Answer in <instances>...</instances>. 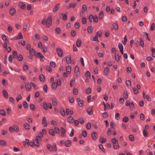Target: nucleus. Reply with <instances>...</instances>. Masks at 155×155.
Listing matches in <instances>:
<instances>
[{
  "instance_id": "nucleus-47",
  "label": "nucleus",
  "mask_w": 155,
  "mask_h": 155,
  "mask_svg": "<svg viewBox=\"0 0 155 155\" xmlns=\"http://www.w3.org/2000/svg\"><path fill=\"white\" fill-rule=\"evenodd\" d=\"M91 89L90 87H87L86 90V93L87 94H89L91 93Z\"/></svg>"
},
{
  "instance_id": "nucleus-9",
  "label": "nucleus",
  "mask_w": 155,
  "mask_h": 155,
  "mask_svg": "<svg viewBox=\"0 0 155 155\" xmlns=\"http://www.w3.org/2000/svg\"><path fill=\"white\" fill-rule=\"evenodd\" d=\"M24 127L26 130H29L31 128L30 126L28 123H25L24 125Z\"/></svg>"
},
{
  "instance_id": "nucleus-44",
  "label": "nucleus",
  "mask_w": 155,
  "mask_h": 155,
  "mask_svg": "<svg viewBox=\"0 0 155 155\" xmlns=\"http://www.w3.org/2000/svg\"><path fill=\"white\" fill-rule=\"evenodd\" d=\"M119 57H120V56H119V55L118 54H115V59L116 61L117 62H118L119 61V60H120Z\"/></svg>"
},
{
  "instance_id": "nucleus-46",
  "label": "nucleus",
  "mask_w": 155,
  "mask_h": 155,
  "mask_svg": "<svg viewBox=\"0 0 155 155\" xmlns=\"http://www.w3.org/2000/svg\"><path fill=\"white\" fill-rule=\"evenodd\" d=\"M0 114L3 116H5L6 115L5 111L3 110H0Z\"/></svg>"
},
{
  "instance_id": "nucleus-2",
  "label": "nucleus",
  "mask_w": 155,
  "mask_h": 155,
  "mask_svg": "<svg viewBox=\"0 0 155 155\" xmlns=\"http://www.w3.org/2000/svg\"><path fill=\"white\" fill-rule=\"evenodd\" d=\"M125 105L127 106H129L130 109H133L134 108V103L132 102H130V101L127 100L125 102Z\"/></svg>"
},
{
  "instance_id": "nucleus-48",
  "label": "nucleus",
  "mask_w": 155,
  "mask_h": 155,
  "mask_svg": "<svg viewBox=\"0 0 155 155\" xmlns=\"http://www.w3.org/2000/svg\"><path fill=\"white\" fill-rule=\"evenodd\" d=\"M113 147L114 149H117L119 147L120 145L118 143H116L115 144H114Z\"/></svg>"
},
{
  "instance_id": "nucleus-23",
  "label": "nucleus",
  "mask_w": 155,
  "mask_h": 155,
  "mask_svg": "<svg viewBox=\"0 0 155 155\" xmlns=\"http://www.w3.org/2000/svg\"><path fill=\"white\" fill-rule=\"evenodd\" d=\"M109 68L108 67H106L104 70V73L106 75H107L109 73Z\"/></svg>"
},
{
  "instance_id": "nucleus-5",
  "label": "nucleus",
  "mask_w": 155,
  "mask_h": 155,
  "mask_svg": "<svg viewBox=\"0 0 155 155\" xmlns=\"http://www.w3.org/2000/svg\"><path fill=\"white\" fill-rule=\"evenodd\" d=\"M25 88L27 90L30 91L31 88V83H26L25 84Z\"/></svg>"
},
{
  "instance_id": "nucleus-29",
  "label": "nucleus",
  "mask_w": 155,
  "mask_h": 155,
  "mask_svg": "<svg viewBox=\"0 0 155 155\" xmlns=\"http://www.w3.org/2000/svg\"><path fill=\"white\" fill-rule=\"evenodd\" d=\"M28 23L27 22H25L23 25V30L26 31L28 27Z\"/></svg>"
},
{
  "instance_id": "nucleus-34",
  "label": "nucleus",
  "mask_w": 155,
  "mask_h": 155,
  "mask_svg": "<svg viewBox=\"0 0 155 155\" xmlns=\"http://www.w3.org/2000/svg\"><path fill=\"white\" fill-rule=\"evenodd\" d=\"M46 146L50 151H51L53 150V147L51 144H48Z\"/></svg>"
},
{
  "instance_id": "nucleus-40",
  "label": "nucleus",
  "mask_w": 155,
  "mask_h": 155,
  "mask_svg": "<svg viewBox=\"0 0 155 155\" xmlns=\"http://www.w3.org/2000/svg\"><path fill=\"white\" fill-rule=\"evenodd\" d=\"M61 15L62 16V19L63 20H66L67 19V16L66 14L64 13H62Z\"/></svg>"
},
{
  "instance_id": "nucleus-45",
  "label": "nucleus",
  "mask_w": 155,
  "mask_h": 155,
  "mask_svg": "<svg viewBox=\"0 0 155 155\" xmlns=\"http://www.w3.org/2000/svg\"><path fill=\"white\" fill-rule=\"evenodd\" d=\"M66 72L69 73H70L71 71V68L69 66H68L66 67Z\"/></svg>"
},
{
  "instance_id": "nucleus-7",
  "label": "nucleus",
  "mask_w": 155,
  "mask_h": 155,
  "mask_svg": "<svg viewBox=\"0 0 155 155\" xmlns=\"http://www.w3.org/2000/svg\"><path fill=\"white\" fill-rule=\"evenodd\" d=\"M104 15L103 13V11H101L98 15V17L99 19V20H101L103 19L104 18Z\"/></svg>"
},
{
  "instance_id": "nucleus-64",
  "label": "nucleus",
  "mask_w": 155,
  "mask_h": 155,
  "mask_svg": "<svg viewBox=\"0 0 155 155\" xmlns=\"http://www.w3.org/2000/svg\"><path fill=\"white\" fill-rule=\"evenodd\" d=\"M134 91V93L135 94H137L138 93V89L136 87H134L133 89Z\"/></svg>"
},
{
  "instance_id": "nucleus-22",
  "label": "nucleus",
  "mask_w": 155,
  "mask_h": 155,
  "mask_svg": "<svg viewBox=\"0 0 155 155\" xmlns=\"http://www.w3.org/2000/svg\"><path fill=\"white\" fill-rule=\"evenodd\" d=\"M60 113H61V114L62 116H65V110L62 107H61V110H60Z\"/></svg>"
},
{
  "instance_id": "nucleus-39",
  "label": "nucleus",
  "mask_w": 155,
  "mask_h": 155,
  "mask_svg": "<svg viewBox=\"0 0 155 155\" xmlns=\"http://www.w3.org/2000/svg\"><path fill=\"white\" fill-rule=\"evenodd\" d=\"M85 76L86 77H88L89 78H90L91 76L90 72L88 71H86L85 74Z\"/></svg>"
},
{
  "instance_id": "nucleus-61",
  "label": "nucleus",
  "mask_w": 155,
  "mask_h": 155,
  "mask_svg": "<svg viewBox=\"0 0 155 155\" xmlns=\"http://www.w3.org/2000/svg\"><path fill=\"white\" fill-rule=\"evenodd\" d=\"M155 28V24L154 23L152 24L150 27V30L151 31H153L154 30Z\"/></svg>"
},
{
  "instance_id": "nucleus-1",
  "label": "nucleus",
  "mask_w": 155,
  "mask_h": 155,
  "mask_svg": "<svg viewBox=\"0 0 155 155\" xmlns=\"http://www.w3.org/2000/svg\"><path fill=\"white\" fill-rule=\"evenodd\" d=\"M52 22L51 16H49L48 17L47 20L44 19L42 20V24L43 25H45L46 27H49L51 25Z\"/></svg>"
},
{
  "instance_id": "nucleus-33",
  "label": "nucleus",
  "mask_w": 155,
  "mask_h": 155,
  "mask_svg": "<svg viewBox=\"0 0 155 155\" xmlns=\"http://www.w3.org/2000/svg\"><path fill=\"white\" fill-rule=\"evenodd\" d=\"M23 38V37L21 34V32H20L18 33V35L17 37V38L16 39L17 40L20 39H22Z\"/></svg>"
},
{
  "instance_id": "nucleus-26",
  "label": "nucleus",
  "mask_w": 155,
  "mask_h": 155,
  "mask_svg": "<svg viewBox=\"0 0 155 155\" xmlns=\"http://www.w3.org/2000/svg\"><path fill=\"white\" fill-rule=\"evenodd\" d=\"M61 132V136L63 137L64 135V134L66 131L64 129L63 127H61L60 129Z\"/></svg>"
},
{
  "instance_id": "nucleus-53",
  "label": "nucleus",
  "mask_w": 155,
  "mask_h": 155,
  "mask_svg": "<svg viewBox=\"0 0 155 155\" xmlns=\"http://www.w3.org/2000/svg\"><path fill=\"white\" fill-rule=\"evenodd\" d=\"M140 45L142 47H143L144 44L143 39L141 38H140Z\"/></svg>"
},
{
  "instance_id": "nucleus-19",
  "label": "nucleus",
  "mask_w": 155,
  "mask_h": 155,
  "mask_svg": "<svg viewBox=\"0 0 155 155\" xmlns=\"http://www.w3.org/2000/svg\"><path fill=\"white\" fill-rule=\"evenodd\" d=\"M9 12L10 14H11V15L12 16L15 13L16 10L14 8H12L10 9Z\"/></svg>"
},
{
  "instance_id": "nucleus-31",
  "label": "nucleus",
  "mask_w": 155,
  "mask_h": 155,
  "mask_svg": "<svg viewBox=\"0 0 155 155\" xmlns=\"http://www.w3.org/2000/svg\"><path fill=\"white\" fill-rule=\"evenodd\" d=\"M99 141L100 143H105L106 141V139L104 138V137H101V138L99 140Z\"/></svg>"
},
{
  "instance_id": "nucleus-59",
  "label": "nucleus",
  "mask_w": 155,
  "mask_h": 155,
  "mask_svg": "<svg viewBox=\"0 0 155 155\" xmlns=\"http://www.w3.org/2000/svg\"><path fill=\"white\" fill-rule=\"evenodd\" d=\"M115 119L117 120H118L120 118V114L119 113H116L115 115Z\"/></svg>"
},
{
  "instance_id": "nucleus-57",
  "label": "nucleus",
  "mask_w": 155,
  "mask_h": 155,
  "mask_svg": "<svg viewBox=\"0 0 155 155\" xmlns=\"http://www.w3.org/2000/svg\"><path fill=\"white\" fill-rule=\"evenodd\" d=\"M54 131H55V133L56 134H58L59 133L60 130H59V128H58L56 127H55L54 128Z\"/></svg>"
},
{
  "instance_id": "nucleus-58",
  "label": "nucleus",
  "mask_w": 155,
  "mask_h": 155,
  "mask_svg": "<svg viewBox=\"0 0 155 155\" xmlns=\"http://www.w3.org/2000/svg\"><path fill=\"white\" fill-rule=\"evenodd\" d=\"M126 84L127 86L129 87L131 85V82L130 80H127L126 81Z\"/></svg>"
},
{
  "instance_id": "nucleus-36",
  "label": "nucleus",
  "mask_w": 155,
  "mask_h": 155,
  "mask_svg": "<svg viewBox=\"0 0 155 155\" xmlns=\"http://www.w3.org/2000/svg\"><path fill=\"white\" fill-rule=\"evenodd\" d=\"M113 27L115 30H117L118 29V25L116 22H114L113 24Z\"/></svg>"
},
{
  "instance_id": "nucleus-52",
  "label": "nucleus",
  "mask_w": 155,
  "mask_h": 155,
  "mask_svg": "<svg viewBox=\"0 0 155 155\" xmlns=\"http://www.w3.org/2000/svg\"><path fill=\"white\" fill-rule=\"evenodd\" d=\"M129 139L131 141H133L134 140V136L133 135L130 134L129 136Z\"/></svg>"
},
{
  "instance_id": "nucleus-20",
  "label": "nucleus",
  "mask_w": 155,
  "mask_h": 155,
  "mask_svg": "<svg viewBox=\"0 0 155 155\" xmlns=\"http://www.w3.org/2000/svg\"><path fill=\"white\" fill-rule=\"evenodd\" d=\"M12 127L13 128L14 131H15L16 132H17L19 131V127L17 125H14Z\"/></svg>"
},
{
  "instance_id": "nucleus-55",
  "label": "nucleus",
  "mask_w": 155,
  "mask_h": 155,
  "mask_svg": "<svg viewBox=\"0 0 155 155\" xmlns=\"http://www.w3.org/2000/svg\"><path fill=\"white\" fill-rule=\"evenodd\" d=\"M41 54V53L40 52H36L34 55L37 58H39Z\"/></svg>"
},
{
  "instance_id": "nucleus-6",
  "label": "nucleus",
  "mask_w": 155,
  "mask_h": 155,
  "mask_svg": "<svg viewBox=\"0 0 155 155\" xmlns=\"http://www.w3.org/2000/svg\"><path fill=\"white\" fill-rule=\"evenodd\" d=\"M91 137L93 140H95L97 137V135L96 132H93L91 134Z\"/></svg>"
},
{
  "instance_id": "nucleus-25",
  "label": "nucleus",
  "mask_w": 155,
  "mask_h": 155,
  "mask_svg": "<svg viewBox=\"0 0 155 155\" xmlns=\"http://www.w3.org/2000/svg\"><path fill=\"white\" fill-rule=\"evenodd\" d=\"M34 144L37 147H39L40 146V144L39 141L35 139L33 140Z\"/></svg>"
},
{
  "instance_id": "nucleus-50",
  "label": "nucleus",
  "mask_w": 155,
  "mask_h": 155,
  "mask_svg": "<svg viewBox=\"0 0 155 155\" xmlns=\"http://www.w3.org/2000/svg\"><path fill=\"white\" fill-rule=\"evenodd\" d=\"M93 21L96 22H97L98 21V18L97 16L96 15H95L93 17Z\"/></svg>"
},
{
  "instance_id": "nucleus-28",
  "label": "nucleus",
  "mask_w": 155,
  "mask_h": 155,
  "mask_svg": "<svg viewBox=\"0 0 155 155\" xmlns=\"http://www.w3.org/2000/svg\"><path fill=\"white\" fill-rule=\"evenodd\" d=\"M57 86V83L56 82L53 83L51 86V88L52 89H54L56 88Z\"/></svg>"
},
{
  "instance_id": "nucleus-8",
  "label": "nucleus",
  "mask_w": 155,
  "mask_h": 155,
  "mask_svg": "<svg viewBox=\"0 0 155 155\" xmlns=\"http://www.w3.org/2000/svg\"><path fill=\"white\" fill-rule=\"evenodd\" d=\"M74 71L76 76H78V74H79V69L77 65L75 66Z\"/></svg>"
},
{
  "instance_id": "nucleus-35",
  "label": "nucleus",
  "mask_w": 155,
  "mask_h": 155,
  "mask_svg": "<svg viewBox=\"0 0 155 155\" xmlns=\"http://www.w3.org/2000/svg\"><path fill=\"white\" fill-rule=\"evenodd\" d=\"M99 148L104 153L106 152L103 146L101 144H99Z\"/></svg>"
},
{
  "instance_id": "nucleus-38",
  "label": "nucleus",
  "mask_w": 155,
  "mask_h": 155,
  "mask_svg": "<svg viewBox=\"0 0 155 155\" xmlns=\"http://www.w3.org/2000/svg\"><path fill=\"white\" fill-rule=\"evenodd\" d=\"M16 58H17L18 60L19 61H22L23 59V56L21 54H19V55H17Z\"/></svg>"
},
{
  "instance_id": "nucleus-14",
  "label": "nucleus",
  "mask_w": 155,
  "mask_h": 155,
  "mask_svg": "<svg viewBox=\"0 0 155 155\" xmlns=\"http://www.w3.org/2000/svg\"><path fill=\"white\" fill-rule=\"evenodd\" d=\"M87 112L88 115H91L93 114V109L91 108H89L87 110Z\"/></svg>"
},
{
  "instance_id": "nucleus-10",
  "label": "nucleus",
  "mask_w": 155,
  "mask_h": 155,
  "mask_svg": "<svg viewBox=\"0 0 155 155\" xmlns=\"http://www.w3.org/2000/svg\"><path fill=\"white\" fill-rule=\"evenodd\" d=\"M42 123L43 125L45 127L47 126V120L46 118L45 117H44L42 120Z\"/></svg>"
},
{
  "instance_id": "nucleus-13",
  "label": "nucleus",
  "mask_w": 155,
  "mask_h": 155,
  "mask_svg": "<svg viewBox=\"0 0 155 155\" xmlns=\"http://www.w3.org/2000/svg\"><path fill=\"white\" fill-rule=\"evenodd\" d=\"M19 6L22 9H24L25 8L26 6L23 2H20L19 4Z\"/></svg>"
},
{
  "instance_id": "nucleus-4",
  "label": "nucleus",
  "mask_w": 155,
  "mask_h": 155,
  "mask_svg": "<svg viewBox=\"0 0 155 155\" xmlns=\"http://www.w3.org/2000/svg\"><path fill=\"white\" fill-rule=\"evenodd\" d=\"M60 7V5L59 3H58L56 4L54 8L52 10V12H56L59 9Z\"/></svg>"
},
{
  "instance_id": "nucleus-41",
  "label": "nucleus",
  "mask_w": 155,
  "mask_h": 155,
  "mask_svg": "<svg viewBox=\"0 0 155 155\" xmlns=\"http://www.w3.org/2000/svg\"><path fill=\"white\" fill-rule=\"evenodd\" d=\"M30 107L32 110H34L35 109V107L33 104H30Z\"/></svg>"
},
{
  "instance_id": "nucleus-43",
  "label": "nucleus",
  "mask_w": 155,
  "mask_h": 155,
  "mask_svg": "<svg viewBox=\"0 0 155 155\" xmlns=\"http://www.w3.org/2000/svg\"><path fill=\"white\" fill-rule=\"evenodd\" d=\"M6 141L4 140H0V145L2 146H4L6 145Z\"/></svg>"
},
{
  "instance_id": "nucleus-3",
  "label": "nucleus",
  "mask_w": 155,
  "mask_h": 155,
  "mask_svg": "<svg viewBox=\"0 0 155 155\" xmlns=\"http://www.w3.org/2000/svg\"><path fill=\"white\" fill-rule=\"evenodd\" d=\"M56 51L58 55L60 57H62L63 54V51L62 49L60 48H58L56 49Z\"/></svg>"
},
{
  "instance_id": "nucleus-42",
  "label": "nucleus",
  "mask_w": 155,
  "mask_h": 155,
  "mask_svg": "<svg viewBox=\"0 0 155 155\" xmlns=\"http://www.w3.org/2000/svg\"><path fill=\"white\" fill-rule=\"evenodd\" d=\"M78 105L80 107H82L83 106L84 102L82 100H79L78 102Z\"/></svg>"
},
{
  "instance_id": "nucleus-54",
  "label": "nucleus",
  "mask_w": 155,
  "mask_h": 155,
  "mask_svg": "<svg viewBox=\"0 0 155 155\" xmlns=\"http://www.w3.org/2000/svg\"><path fill=\"white\" fill-rule=\"evenodd\" d=\"M52 145L53 147V150L54 151H56L57 150V148L56 147V144L55 143H53Z\"/></svg>"
},
{
  "instance_id": "nucleus-30",
  "label": "nucleus",
  "mask_w": 155,
  "mask_h": 155,
  "mask_svg": "<svg viewBox=\"0 0 155 155\" xmlns=\"http://www.w3.org/2000/svg\"><path fill=\"white\" fill-rule=\"evenodd\" d=\"M66 62L68 64H70L71 62V58L70 56L67 57L66 58Z\"/></svg>"
},
{
  "instance_id": "nucleus-18",
  "label": "nucleus",
  "mask_w": 155,
  "mask_h": 155,
  "mask_svg": "<svg viewBox=\"0 0 155 155\" xmlns=\"http://www.w3.org/2000/svg\"><path fill=\"white\" fill-rule=\"evenodd\" d=\"M40 81L42 82H44L45 81V76L43 74L40 75L39 77Z\"/></svg>"
},
{
  "instance_id": "nucleus-11",
  "label": "nucleus",
  "mask_w": 155,
  "mask_h": 155,
  "mask_svg": "<svg viewBox=\"0 0 155 155\" xmlns=\"http://www.w3.org/2000/svg\"><path fill=\"white\" fill-rule=\"evenodd\" d=\"M71 142L70 140H68L66 141L65 142V146L66 147H70L71 146Z\"/></svg>"
},
{
  "instance_id": "nucleus-63",
  "label": "nucleus",
  "mask_w": 155,
  "mask_h": 155,
  "mask_svg": "<svg viewBox=\"0 0 155 155\" xmlns=\"http://www.w3.org/2000/svg\"><path fill=\"white\" fill-rule=\"evenodd\" d=\"M18 97H16V99L17 101L21 99L22 98V96L20 94H18Z\"/></svg>"
},
{
  "instance_id": "nucleus-60",
  "label": "nucleus",
  "mask_w": 155,
  "mask_h": 155,
  "mask_svg": "<svg viewBox=\"0 0 155 155\" xmlns=\"http://www.w3.org/2000/svg\"><path fill=\"white\" fill-rule=\"evenodd\" d=\"M2 40L4 41H6V40H8L6 36V35L5 34H2Z\"/></svg>"
},
{
  "instance_id": "nucleus-27",
  "label": "nucleus",
  "mask_w": 155,
  "mask_h": 155,
  "mask_svg": "<svg viewBox=\"0 0 155 155\" xmlns=\"http://www.w3.org/2000/svg\"><path fill=\"white\" fill-rule=\"evenodd\" d=\"M75 83V80L74 78H72L70 82V85L71 87H72Z\"/></svg>"
},
{
  "instance_id": "nucleus-16",
  "label": "nucleus",
  "mask_w": 155,
  "mask_h": 155,
  "mask_svg": "<svg viewBox=\"0 0 155 155\" xmlns=\"http://www.w3.org/2000/svg\"><path fill=\"white\" fill-rule=\"evenodd\" d=\"M74 121V119L72 116H69L68 118V121L70 123H73Z\"/></svg>"
},
{
  "instance_id": "nucleus-51",
  "label": "nucleus",
  "mask_w": 155,
  "mask_h": 155,
  "mask_svg": "<svg viewBox=\"0 0 155 155\" xmlns=\"http://www.w3.org/2000/svg\"><path fill=\"white\" fill-rule=\"evenodd\" d=\"M13 59H14L16 58L17 56V55H18L16 51H13Z\"/></svg>"
},
{
  "instance_id": "nucleus-17",
  "label": "nucleus",
  "mask_w": 155,
  "mask_h": 155,
  "mask_svg": "<svg viewBox=\"0 0 155 155\" xmlns=\"http://www.w3.org/2000/svg\"><path fill=\"white\" fill-rule=\"evenodd\" d=\"M76 4L77 3H76L69 4L68 5L69 6H67V7H68V8H75Z\"/></svg>"
},
{
  "instance_id": "nucleus-49",
  "label": "nucleus",
  "mask_w": 155,
  "mask_h": 155,
  "mask_svg": "<svg viewBox=\"0 0 155 155\" xmlns=\"http://www.w3.org/2000/svg\"><path fill=\"white\" fill-rule=\"evenodd\" d=\"M47 104L45 102H44L43 104V107L44 109L45 110H47L48 109V106Z\"/></svg>"
},
{
  "instance_id": "nucleus-32",
  "label": "nucleus",
  "mask_w": 155,
  "mask_h": 155,
  "mask_svg": "<svg viewBox=\"0 0 155 155\" xmlns=\"http://www.w3.org/2000/svg\"><path fill=\"white\" fill-rule=\"evenodd\" d=\"M2 93L4 97L6 98L8 97V94L7 92L5 90H3L2 91Z\"/></svg>"
},
{
  "instance_id": "nucleus-37",
  "label": "nucleus",
  "mask_w": 155,
  "mask_h": 155,
  "mask_svg": "<svg viewBox=\"0 0 155 155\" xmlns=\"http://www.w3.org/2000/svg\"><path fill=\"white\" fill-rule=\"evenodd\" d=\"M87 31L89 33H91L93 31V28L91 26H89L87 28Z\"/></svg>"
},
{
  "instance_id": "nucleus-15",
  "label": "nucleus",
  "mask_w": 155,
  "mask_h": 155,
  "mask_svg": "<svg viewBox=\"0 0 155 155\" xmlns=\"http://www.w3.org/2000/svg\"><path fill=\"white\" fill-rule=\"evenodd\" d=\"M29 50V54L30 55L34 56L35 55L36 52H35V51L33 48L30 49Z\"/></svg>"
},
{
  "instance_id": "nucleus-56",
  "label": "nucleus",
  "mask_w": 155,
  "mask_h": 155,
  "mask_svg": "<svg viewBox=\"0 0 155 155\" xmlns=\"http://www.w3.org/2000/svg\"><path fill=\"white\" fill-rule=\"evenodd\" d=\"M94 16L92 14H90L89 16V19L91 23H92V20H93Z\"/></svg>"
},
{
  "instance_id": "nucleus-12",
  "label": "nucleus",
  "mask_w": 155,
  "mask_h": 155,
  "mask_svg": "<svg viewBox=\"0 0 155 155\" xmlns=\"http://www.w3.org/2000/svg\"><path fill=\"white\" fill-rule=\"evenodd\" d=\"M143 136L145 137H147L148 136V133L147 130L146 129H144L143 131Z\"/></svg>"
},
{
  "instance_id": "nucleus-62",
  "label": "nucleus",
  "mask_w": 155,
  "mask_h": 155,
  "mask_svg": "<svg viewBox=\"0 0 155 155\" xmlns=\"http://www.w3.org/2000/svg\"><path fill=\"white\" fill-rule=\"evenodd\" d=\"M55 31L58 34H59L61 33V30L58 27L56 28Z\"/></svg>"
},
{
  "instance_id": "nucleus-21",
  "label": "nucleus",
  "mask_w": 155,
  "mask_h": 155,
  "mask_svg": "<svg viewBox=\"0 0 155 155\" xmlns=\"http://www.w3.org/2000/svg\"><path fill=\"white\" fill-rule=\"evenodd\" d=\"M81 41L80 39H78L76 41V45L78 47L81 46Z\"/></svg>"
},
{
  "instance_id": "nucleus-24",
  "label": "nucleus",
  "mask_w": 155,
  "mask_h": 155,
  "mask_svg": "<svg viewBox=\"0 0 155 155\" xmlns=\"http://www.w3.org/2000/svg\"><path fill=\"white\" fill-rule=\"evenodd\" d=\"M49 134L53 136H54L55 135V133L54 130L52 129H51L49 130Z\"/></svg>"
}]
</instances>
